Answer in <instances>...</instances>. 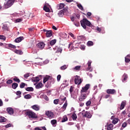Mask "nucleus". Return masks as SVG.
I'll return each mask as SVG.
<instances>
[{
	"label": "nucleus",
	"instance_id": "obj_64",
	"mask_svg": "<svg viewBox=\"0 0 130 130\" xmlns=\"http://www.w3.org/2000/svg\"><path fill=\"white\" fill-rule=\"evenodd\" d=\"M35 130H42V129L39 128V127H36L35 128Z\"/></svg>",
	"mask_w": 130,
	"mask_h": 130
},
{
	"label": "nucleus",
	"instance_id": "obj_25",
	"mask_svg": "<svg viewBox=\"0 0 130 130\" xmlns=\"http://www.w3.org/2000/svg\"><path fill=\"white\" fill-rule=\"evenodd\" d=\"M125 62H129V61H130V55H127L125 57Z\"/></svg>",
	"mask_w": 130,
	"mask_h": 130
},
{
	"label": "nucleus",
	"instance_id": "obj_49",
	"mask_svg": "<svg viewBox=\"0 0 130 130\" xmlns=\"http://www.w3.org/2000/svg\"><path fill=\"white\" fill-rule=\"evenodd\" d=\"M61 78V76L60 75H58L57 76V80L58 82H59V81H60Z\"/></svg>",
	"mask_w": 130,
	"mask_h": 130
},
{
	"label": "nucleus",
	"instance_id": "obj_27",
	"mask_svg": "<svg viewBox=\"0 0 130 130\" xmlns=\"http://www.w3.org/2000/svg\"><path fill=\"white\" fill-rule=\"evenodd\" d=\"M56 43V39L52 40L50 42V45H51V46H52L53 45H54Z\"/></svg>",
	"mask_w": 130,
	"mask_h": 130
},
{
	"label": "nucleus",
	"instance_id": "obj_53",
	"mask_svg": "<svg viewBox=\"0 0 130 130\" xmlns=\"http://www.w3.org/2000/svg\"><path fill=\"white\" fill-rule=\"evenodd\" d=\"M22 21H23V19H21V18H18V19H17L16 20V23H19L20 22H22Z\"/></svg>",
	"mask_w": 130,
	"mask_h": 130
},
{
	"label": "nucleus",
	"instance_id": "obj_58",
	"mask_svg": "<svg viewBox=\"0 0 130 130\" xmlns=\"http://www.w3.org/2000/svg\"><path fill=\"white\" fill-rule=\"evenodd\" d=\"M126 125H127L126 122H124L122 124V127H125L126 126Z\"/></svg>",
	"mask_w": 130,
	"mask_h": 130
},
{
	"label": "nucleus",
	"instance_id": "obj_19",
	"mask_svg": "<svg viewBox=\"0 0 130 130\" xmlns=\"http://www.w3.org/2000/svg\"><path fill=\"white\" fill-rule=\"evenodd\" d=\"M31 80L32 82H36V83H38L39 81H40V79H39V77H32L31 78Z\"/></svg>",
	"mask_w": 130,
	"mask_h": 130
},
{
	"label": "nucleus",
	"instance_id": "obj_42",
	"mask_svg": "<svg viewBox=\"0 0 130 130\" xmlns=\"http://www.w3.org/2000/svg\"><path fill=\"white\" fill-rule=\"evenodd\" d=\"M88 46H92V45L94 44L93 43V42L92 41H88L87 43Z\"/></svg>",
	"mask_w": 130,
	"mask_h": 130
},
{
	"label": "nucleus",
	"instance_id": "obj_31",
	"mask_svg": "<svg viewBox=\"0 0 130 130\" xmlns=\"http://www.w3.org/2000/svg\"><path fill=\"white\" fill-rule=\"evenodd\" d=\"M59 99H60L61 101H63V102H64V101H66V100H67V97H66L63 95H60Z\"/></svg>",
	"mask_w": 130,
	"mask_h": 130
},
{
	"label": "nucleus",
	"instance_id": "obj_10",
	"mask_svg": "<svg viewBox=\"0 0 130 130\" xmlns=\"http://www.w3.org/2000/svg\"><path fill=\"white\" fill-rule=\"evenodd\" d=\"M49 6V4L46 3L43 7V10L45 12H47V13H49L50 12V9H49V8L47 7Z\"/></svg>",
	"mask_w": 130,
	"mask_h": 130
},
{
	"label": "nucleus",
	"instance_id": "obj_15",
	"mask_svg": "<svg viewBox=\"0 0 130 130\" xmlns=\"http://www.w3.org/2000/svg\"><path fill=\"white\" fill-rule=\"evenodd\" d=\"M22 40H24V37H19L15 40V42H16V43H19L21 42V41H22Z\"/></svg>",
	"mask_w": 130,
	"mask_h": 130
},
{
	"label": "nucleus",
	"instance_id": "obj_40",
	"mask_svg": "<svg viewBox=\"0 0 130 130\" xmlns=\"http://www.w3.org/2000/svg\"><path fill=\"white\" fill-rule=\"evenodd\" d=\"M72 118L73 119V120H76L77 119V115L76 113L73 114L72 115Z\"/></svg>",
	"mask_w": 130,
	"mask_h": 130
},
{
	"label": "nucleus",
	"instance_id": "obj_61",
	"mask_svg": "<svg viewBox=\"0 0 130 130\" xmlns=\"http://www.w3.org/2000/svg\"><path fill=\"white\" fill-rule=\"evenodd\" d=\"M96 30H97V31H98L99 32H101V31H102V29H101V28H100L99 27H97V28H96Z\"/></svg>",
	"mask_w": 130,
	"mask_h": 130
},
{
	"label": "nucleus",
	"instance_id": "obj_21",
	"mask_svg": "<svg viewBox=\"0 0 130 130\" xmlns=\"http://www.w3.org/2000/svg\"><path fill=\"white\" fill-rule=\"evenodd\" d=\"M49 78H50V76H46L43 79V83L44 84H45L48 80H49Z\"/></svg>",
	"mask_w": 130,
	"mask_h": 130
},
{
	"label": "nucleus",
	"instance_id": "obj_45",
	"mask_svg": "<svg viewBox=\"0 0 130 130\" xmlns=\"http://www.w3.org/2000/svg\"><path fill=\"white\" fill-rule=\"evenodd\" d=\"M9 47H10L11 48L16 49V46L13 45L12 44H9L8 45Z\"/></svg>",
	"mask_w": 130,
	"mask_h": 130
},
{
	"label": "nucleus",
	"instance_id": "obj_62",
	"mask_svg": "<svg viewBox=\"0 0 130 130\" xmlns=\"http://www.w3.org/2000/svg\"><path fill=\"white\" fill-rule=\"evenodd\" d=\"M109 97H110V95H109V94H106V95H105V98L106 99H107V98H109Z\"/></svg>",
	"mask_w": 130,
	"mask_h": 130
},
{
	"label": "nucleus",
	"instance_id": "obj_28",
	"mask_svg": "<svg viewBox=\"0 0 130 130\" xmlns=\"http://www.w3.org/2000/svg\"><path fill=\"white\" fill-rule=\"evenodd\" d=\"M66 121H68V117L66 115L63 116L61 122H66Z\"/></svg>",
	"mask_w": 130,
	"mask_h": 130
},
{
	"label": "nucleus",
	"instance_id": "obj_17",
	"mask_svg": "<svg viewBox=\"0 0 130 130\" xmlns=\"http://www.w3.org/2000/svg\"><path fill=\"white\" fill-rule=\"evenodd\" d=\"M125 104H126V103L125 102V101H122L121 102L120 107V110H122V109H123V108H124V107L125 106Z\"/></svg>",
	"mask_w": 130,
	"mask_h": 130
},
{
	"label": "nucleus",
	"instance_id": "obj_24",
	"mask_svg": "<svg viewBox=\"0 0 130 130\" xmlns=\"http://www.w3.org/2000/svg\"><path fill=\"white\" fill-rule=\"evenodd\" d=\"M7 121V119L5 117H0V122H6Z\"/></svg>",
	"mask_w": 130,
	"mask_h": 130
},
{
	"label": "nucleus",
	"instance_id": "obj_1",
	"mask_svg": "<svg viewBox=\"0 0 130 130\" xmlns=\"http://www.w3.org/2000/svg\"><path fill=\"white\" fill-rule=\"evenodd\" d=\"M80 24L83 29H86V28H87L86 26H88V27H92V26L91 22L89 20H87V18H84L83 20H81Z\"/></svg>",
	"mask_w": 130,
	"mask_h": 130
},
{
	"label": "nucleus",
	"instance_id": "obj_13",
	"mask_svg": "<svg viewBox=\"0 0 130 130\" xmlns=\"http://www.w3.org/2000/svg\"><path fill=\"white\" fill-rule=\"evenodd\" d=\"M31 108L34 109V110H35L36 111H39L40 110V106H39L38 105H35L31 107Z\"/></svg>",
	"mask_w": 130,
	"mask_h": 130
},
{
	"label": "nucleus",
	"instance_id": "obj_56",
	"mask_svg": "<svg viewBox=\"0 0 130 130\" xmlns=\"http://www.w3.org/2000/svg\"><path fill=\"white\" fill-rule=\"evenodd\" d=\"M13 83V80L9 79L7 81V84H12Z\"/></svg>",
	"mask_w": 130,
	"mask_h": 130
},
{
	"label": "nucleus",
	"instance_id": "obj_38",
	"mask_svg": "<svg viewBox=\"0 0 130 130\" xmlns=\"http://www.w3.org/2000/svg\"><path fill=\"white\" fill-rule=\"evenodd\" d=\"M122 78H123V81H126V80L127 79V75L126 74H124L122 76Z\"/></svg>",
	"mask_w": 130,
	"mask_h": 130
},
{
	"label": "nucleus",
	"instance_id": "obj_47",
	"mask_svg": "<svg viewBox=\"0 0 130 130\" xmlns=\"http://www.w3.org/2000/svg\"><path fill=\"white\" fill-rule=\"evenodd\" d=\"M91 101L90 100L88 101H87L86 103V106H90V105H91Z\"/></svg>",
	"mask_w": 130,
	"mask_h": 130
},
{
	"label": "nucleus",
	"instance_id": "obj_52",
	"mask_svg": "<svg viewBox=\"0 0 130 130\" xmlns=\"http://www.w3.org/2000/svg\"><path fill=\"white\" fill-rule=\"evenodd\" d=\"M59 100L58 99H56L55 100H54V104H58V102H59Z\"/></svg>",
	"mask_w": 130,
	"mask_h": 130
},
{
	"label": "nucleus",
	"instance_id": "obj_54",
	"mask_svg": "<svg viewBox=\"0 0 130 130\" xmlns=\"http://www.w3.org/2000/svg\"><path fill=\"white\" fill-rule=\"evenodd\" d=\"M84 104V103L82 102V101H79V106H80V107H83Z\"/></svg>",
	"mask_w": 130,
	"mask_h": 130
},
{
	"label": "nucleus",
	"instance_id": "obj_60",
	"mask_svg": "<svg viewBox=\"0 0 130 130\" xmlns=\"http://www.w3.org/2000/svg\"><path fill=\"white\" fill-rule=\"evenodd\" d=\"M86 15L88 17H91L92 13L91 12H87Z\"/></svg>",
	"mask_w": 130,
	"mask_h": 130
},
{
	"label": "nucleus",
	"instance_id": "obj_63",
	"mask_svg": "<svg viewBox=\"0 0 130 130\" xmlns=\"http://www.w3.org/2000/svg\"><path fill=\"white\" fill-rule=\"evenodd\" d=\"M69 35H70V36H71V37L74 38V36H75L73 34V33H72V32H69Z\"/></svg>",
	"mask_w": 130,
	"mask_h": 130
},
{
	"label": "nucleus",
	"instance_id": "obj_48",
	"mask_svg": "<svg viewBox=\"0 0 130 130\" xmlns=\"http://www.w3.org/2000/svg\"><path fill=\"white\" fill-rule=\"evenodd\" d=\"M74 89H75V87L74 86H71L70 88V93H73V91H74Z\"/></svg>",
	"mask_w": 130,
	"mask_h": 130
},
{
	"label": "nucleus",
	"instance_id": "obj_36",
	"mask_svg": "<svg viewBox=\"0 0 130 130\" xmlns=\"http://www.w3.org/2000/svg\"><path fill=\"white\" fill-rule=\"evenodd\" d=\"M25 86H26V83H24V82H22L20 84V89H23V88H25Z\"/></svg>",
	"mask_w": 130,
	"mask_h": 130
},
{
	"label": "nucleus",
	"instance_id": "obj_20",
	"mask_svg": "<svg viewBox=\"0 0 130 130\" xmlns=\"http://www.w3.org/2000/svg\"><path fill=\"white\" fill-rule=\"evenodd\" d=\"M64 4L63 3H61L59 5H58L57 7V9H58V10H60L61 9H63V8H64Z\"/></svg>",
	"mask_w": 130,
	"mask_h": 130
},
{
	"label": "nucleus",
	"instance_id": "obj_9",
	"mask_svg": "<svg viewBox=\"0 0 130 130\" xmlns=\"http://www.w3.org/2000/svg\"><path fill=\"white\" fill-rule=\"evenodd\" d=\"M67 11H68V9L64 8L62 10H60L59 13H58V15L59 16V17H62V16H63L64 13H66V12H67Z\"/></svg>",
	"mask_w": 130,
	"mask_h": 130
},
{
	"label": "nucleus",
	"instance_id": "obj_33",
	"mask_svg": "<svg viewBox=\"0 0 130 130\" xmlns=\"http://www.w3.org/2000/svg\"><path fill=\"white\" fill-rule=\"evenodd\" d=\"M113 124H110L107 126V130H112V129H113Z\"/></svg>",
	"mask_w": 130,
	"mask_h": 130
},
{
	"label": "nucleus",
	"instance_id": "obj_26",
	"mask_svg": "<svg viewBox=\"0 0 130 130\" xmlns=\"http://www.w3.org/2000/svg\"><path fill=\"white\" fill-rule=\"evenodd\" d=\"M77 6L78 7L79 10H81V11H84V8L83 7V6H82L81 4H77Z\"/></svg>",
	"mask_w": 130,
	"mask_h": 130
},
{
	"label": "nucleus",
	"instance_id": "obj_35",
	"mask_svg": "<svg viewBox=\"0 0 130 130\" xmlns=\"http://www.w3.org/2000/svg\"><path fill=\"white\" fill-rule=\"evenodd\" d=\"M24 98H25V99H31V98H32V96L30 94H27L24 96Z\"/></svg>",
	"mask_w": 130,
	"mask_h": 130
},
{
	"label": "nucleus",
	"instance_id": "obj_16",
	"mask_svg": "<svg viewBox=\"0 0 130 130\" xmlns=\"http://www.w3.org/2000/svg\"><path fill=\"white\" fill-rule=\"evenodd\" d=\"M7 111L8 112L9 114L12 115V114H14V110L12 108H8L7 109Z\"/></svg>",
	"mask_w": 130,
	"mask_h": 130
},
{
	"label": "nucleus",
	"instance_id": "obj_4",
	"mask_svg": "<svg viewBox=\"0 0 130 130\" xmlns=\"http://www.w3.org/2000/svg\"><path fill=\"white\" fill-rule=\"evenodd\" d=\"M75 85H81L83 80L80 78V76L76 75L75 76Z\"/></svg>",
	"mask_w": 130,
	"mask_h": 130
},
{
	"label": "nucleus",
	"instance_id": "obj_22",
	"mask_svg": "<svg viewBox=\"0 0 130 130\" xmlns=\"http://www.w3.org/2000/svg\"><path fill=\"white\" fill-rule=\"evenodd\" d=\"M14 52L15 53H16V54H23V52L22 51V50H20L16 49L14 50Z\"/></svg>",
	"mask_w": 130,
	"mask_h": 130
},
{
	"label": "nucleus",
	"instance_id": "obj_51",
	"mask_svg": "<svg viewBox=\"0 0 130 130\" xmlns=\"http://www.w3.org/2000/svg\"><path fill=\"white\" fill-rule=\"evenodd\" d=\"M95 98L93 97L91 99H90V101L91 103H93V104H95Z\"/></svg>",
	"mask_w": 130,
	"mask_h": 130
},
{
	"label": "nucleus",
	"instance_id": "obj_32",
	"mask_svg": "<svg viewBox=\"0 0 130 130\" xmlns=\"http://www.w3.org/2000/svg\"><path fill=\"white\" fill-rule=\"evenodd\" d=\"M42 83L39 82L36 86V88L37 89H40V88H42Z\"/></svg>",
	"mask_w": 130,
	"mask_h": 130
},
{
	"label": "nucleus",
	"instance_id": "obj_14",
	"mask_svg": "<svg viewBox=\"0 0 130 130\" xmlns=\"http://www.w3.org/2000/svg\"><path fill=\"white\" fill-rule=\"evenodd\" d=\"M54 50H55V49H57V51L55 52H57V53H61V51H62V47L59 46V47H56L55 48H53Z\"/></svg>",
	"mask_w": 130,
	"mask_h": 130
},
{
	"label": "nucleus",
	"instance_id": "obj_55",
	"mask_svg": "<svg viewBox=\"0 0 130 130\" xmlns=\"http://www.w3.org/2000/svg\"><path fill=\"white\" fill-rule=\"evenodd\" d=\"M11 126H12V124L11 123L8 124L6 125H5V127L6 128H8V127H11Z\"/></svg>",
	"mask_w": 130,
	"mask_h": 130
},
{
	"label": "nucleus",
	"instance_id": "obj_43",
	"mask_svg": "<svg viewBox=\"0 0 130 130\" xmlns=\"http://www.w3.org/2000/svg\"><path fill=\"white\" fill-rule=\"evenodd\" d=\"M67 69H68L67 65H63L60 67V70H67Z\"/></svg>",
	"mask_w": 130,
	"mask_h": 130
},
{
	"label": "nucleus",
	"instance_id": "obj_41",
	"mask_svg": "<svg viewBox=\"0 0 130 130\" xmlns=\"http://www.w3.org/2000/svg\"><path fill=\"white\" fill-rule=\"evenodd\" d=\"M57 121L55 119L52 120L51 121V123L52 124V125H54L55 124H56Z\"/></svg>",
	"mask_w": 130,
	"mask_h": 130
},
{
	"label": "nucleus",
	"instance_id": "obj_46",
	"mask_svg": "<svg viewBox=\"0 0 130 130\" xmlns=\"http://www.w3.org/2000/svg\"><path fill=\"white\" fill-rule=\"evenodd\" d=\"M0 39L1 40H4V41H5L6 40V37L3 35H0Z\"/></svg>",
	"mask_w": 130,
	"mask_h": 130
},
{
	"label": "nucleus",
	"instance_id": "obj_44",
	"mask_svg": "<svg viewBox=\"0 0 130 130\" xmlns=\"http://www.w3.org/2000/svg\"><path fill=\"white\" fill-rule=\"evenodd\" d=\"M28 77H30V73H27L24 75V77L25 79H27Z\"/></svg>",
	"mask_w": 130,
	"mask_h": 130
},
{
	"label": "nucleus",
	"instance_id": "obj_11",
	"mask_svg": "<svg viewBox=\"0 0 130 130\" xmlns=\"http://www.w3.org/2000/svg\"><path fill=\"white\" fill-rule=\"evenodd\" d=\"M37 46L38 47V48H40V49H43V48L45 47V44H44V42L39 43L37 45Z\"/></svg>",
	"mask_w": 130,
	"mask_h": 130
},
{
	"label": "nucleus",
	"instance_id": "obj_59",
	"mask_svg": "<svg viewBox=\"0 0 130 130\" xmlns=\"http://www.w3.org/2000/svg\"><path fill=\"white\" fill-rule=\"evenodd\" d=\"M21 94H22V92H21L20 91H17L16 92V95H17V96H19V95H21Z\"/></svg>",
	"mask_w": 130,
	"mask_h": 130
},
{
	"label": "nucleus",
	"instance_id": "obj_8",
	"mask_svg": "<svg viewBox=\"0 0 130 130\" xmlns=\"http://www.w3.org/2000/svg\"><path fill=\"white\" fill-rule=\"evenodd\" d=\"M82 114L83 116L84 117H87V118H91V117H92V115L90 113V112L88 111L85 112V110L82 111Z\"/></svg>",
	"mask_w": 130,
	"mask_h": 130
},
{
	"label": "nucleus",
	"instance_id": "obj_29",
	"mask_svg": "<svg viewBox=\"0 0 130 130\" xmlns=\"http://www.w3.org/2000/svg\"><path fill=\"white\" fill-rule=\"evenodd\" d=\"M113 124H116L118 122V118H115L112 121Z\"/></svg>",
	"mask_w": 130,
	"mask_h": 130
},
{
	"label": "nucleus",
	"instance_id": "obj_23",
	"mask_svg": "<svg viewBox=\"0 0 130 130\" xmlns=\"http://www.w3.org/2000/svg\"><path fill=\"white\" fill-rule=\"evenodd\" d=\"M26 91H27L28 92H33L34 91V88L32 87H27L25 88Z\"/></svg>",
	"mask_w": 130,
	"mask_h": 130
},
{
	"label": "nucleus",
	"instance_id": "obj_6",
	"mask_svg": "<svg viewBox=\"0 0 130 130\" xmlns=\"http://www.w3.org/2000/svg\"><path fill=\"white\" fill-rule=\"evenodd\" d=\"M45 114L47 117H48V118H50V119H51V118H53L54 117V114H53V112L50 111H46Z\"/></svg>",
	"mask_w": 130,
	"mask_h": 130
},
{
	"label": "nucleus",
	"instance_id": "obj_18",
	"mask_svg": "<svg viewBox=\"0 0 130 130\" xmlns=\"http://www.w3.org/2000/svg\"><path fill=\"white\" fill-rule=\"evenodd\" d=\"M46 36L47 38H49L51 36H52V30H49L47 31V32L46 33Z\"/></svg>",
	"mask_w": 130,
	"mask_h": 130
},
{
	"label": "nucleus",
	"instance_id": "obj_37",
	"mask_svg": "<svg viewBox=\"0 0 130 130\" xmlns=\"http://www.w3.org/2000/svg\"><path fill=\"white\" fill-rule=\"evenodd\" d=\"M73 70L74 71H80V70H81V66H78L75 67Z\"/></svg>",
	"mask_w": 130,
	"mask_h": 130
},
{
	"label": "nucleus",
	"instance_id": "obj_7",
	"mask_svg": "<svg viewBox=\"0 0 130 130\" xmlns=\"http://www.w3.org/2000/svg\"><path fill=\"white\" fill-rule=\"evenodd\" d=\"M90 84H86L84 87L82 88L81 92H83L84 93H87L88 92V90H89V88H90Z\"/></svg>",
	"mask_w": 130,
	"mask_h": 130
},
{
	"label": "nucleus",
	"instance_id": "obj_39",
	"mask_svg": "<svg viewBox=\"0 0 130 130\" xmlns=\"http://www.w3.org/2000/svg\"><path fill=\"white\" fill-rule=\"evenodd\" d=\"M68 106V101H66L65 103L64 104V105H63L62 108L63 109L66 110V109L67 108V107Z\"/></svg>",
	"mask_w": 130,
	"mask_h": 130
},
{
	"label": "nucleus",
	"instance_id": "obj_50",
	"mask_svg": "<svg viewBox=\"0 0 130 130\" xmlns=\"http://www.w3.org/2000/svg\"><path fill=\"white\" fill-rule=\"evenodd\" d=\"M88 64V70H91V62L90 61H88L87 63Z\"/></svg>",
	"mask_w": 130,
	"mask_h": 130
},
{
	"label": "nucleus",
	"instance_id": "obj_57",
	"mask_svg": "<svg viewBox=\"0 0 130 130\" xmlns=\"http://www.w3.org/2000/svg\"><path fill=\"white\" fill-rule=\"evenodd\" d=\"M74 25L76 26V27H79V25H80V22H74Z\"/></svg>",
	"mask_w": 130,
	"mask_h": 130
},
{
	"label": "nucleus",
	"instance_id": "obj_2",
	"mask_svg": "<svg viewBox=\"0 0 130 130\" xmlns=\"http://www.w3.org/2000/svg\"><path fill=\"white\" fill-rule=\"evenodd\" d=\"M25 114L28 116V118H32L33 119L38 118L37 114L31 110H27L25 112Z\"/></svg>",
	"mask_w": 130,
	"mask_h": 130
},
{
	"label": "nucleus",
	"instance_id": "obj_12",
	"mask_svg": "<svg viewBox=\"0 0 130 130\" xmlns=\"http://www.w3.org/2000/svg\"><path fill=\"white\" fill-rule=\"evenodd\" d=\"M107 94H112V95H113V94H115L116 93V90L114 89H108L106 91Z\"/></svg>",
	"mask_w": 130,
	"mask_h": 130
},
{
	"label": "nucleus",
	"instance_id": "obj_34",
	"mask_svg": "<svg viewBox=\"0 0 130 130\" xmlns=\"http://www.w3.org/2000/svg\"><path fill=\"white\" fill-rule=\"evenodd\" d=\"M13 81L16 82V83H20V82H21V80L16 76L13 78Z\"/></svg>",
	"mask_w": 130,
	"mask_h": 130
},
{
	"label": "nucleus",
	"instance_id": "obj_3",
	"mask_svg": "<svg viewBox=\"0 0 130 130\" xmlns=\"http://www.w3.org/2000/svg\"><path fill=\"white\" fill-rule=\"evenodd\" d=\"M15 3H16V0H8L7 2L4 4L5 9H9V8H11Z\"/></svg>",
	"mask_w": 130,
	"mask_h": 130
},
{
	"label": "nucleus",
	"instance_id": "obj_5",
	"mask_svg": "<svg viewBox=\"0 0 130 130\" xmlns=\"http://www.w3.org/2000/svg\"><path fill=\"white\" fill-rule=\"evenodd\" d=\"M87 98V93L81 91V95L79 98V101H84Z\"/></svg>",
	"mask_w": 130,
	"mask_h": 130
},
{
	"label": "nucleus",
	"instance_id": "obj_30",
	"mask_svg": "<svg viewBox=\"0 0 130 130\" xmlns=\"http://www.w3.org/2000/svg\"><path fill=\"white\" fill-rule=\"evenodd\" d=\"M12 87L13 89H17V88L18 87V83H13L12 85Z\"/></svg>",
	"mask_w": 130,
	"mask_h": 130
}]
</instances>
